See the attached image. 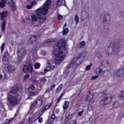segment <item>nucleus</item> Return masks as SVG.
Wrapping results in <instances>:
<instances>
[{
  "mask_svg": "<svg viewBox=\"0 0 124 124\" xmlns=\"http://www.w3.org/2000/svg\"><path fill=\"white\" fill-rule=\"evenodd\" d=\"M72 114H68L65 118V122L66 123H69L70 121V120L72 119Z\"/></svg>",
  "mask_w": 124,
  "mask_h": 124,
  "instance_id": "22",
  "label": "nucleus"
},
{
  "mask_svg": "<svg viewBox=\"0 0 124 124\" xmlns=\"http://www.w3.org/2000/svg\"><path fill=\"white\" fill-rule=\"evenodd\" d=\"M5 25H6V22H5V21H2L1 27V31H5Z\"/></svg>",
  "mask_w": 124,
  "mask_h": 124,
  "instance_id": "26",
  "label": "nucleus"
},
{
  "mask_svg": "<svg viewBox=\"0 0 124 124\" xmlns=\"http://www.w3.org/2000/svg\"><path fill=\"white\" fill-rule=\"evenodd\" d=\"M69 31V30H68V28H65L63 30V35H66L67 33H68V32Z\"/></svg>",
  "mask_w": 124,
  "mask_h": 124,
  "instance_id": "33",
  "label": "nucleus"
},
{
  "mask_svg": "<svg viewBox=\"0 0 124 124\" xmlns=\"http://www.w3.org/2000/svg\"><path fill=\"white\" fill-rule=\"evenodd\" d=\"M6 4L9 7H10L13 12H15L17 10L16 3L13 0H6Z\"/></svg>",
  "mask_w": 124,
  "mask_h": 124,
  "instance_id": "12",
  "label": "nucleus"
},
{
  "mask_svg": "<svg viewBox=\"0 0 124 124\" xmlns=\"http://www.w3.org/2000/svg\"><path fill=\"white\" fill-rule=\"evenodd\" d=\"M120 106V104L118 102H115L114 103L113 107L115 108H118Z\"/></svg>",
  "mask_w": 124,
  "mask_h": 124,
  "instance_id": "39",
  "label": "nucleus"
},
{
  "mask_svg": "<svg viewBox=\"0 0 124 124\" xmlns=\"http://www.w3.org/2000/svg\"><path fill=\"white\" fill-rule=\"evenodd\" d=\"M93 65V63H91L90 65H88L86 67V70H90L91 69V66Z\"/></svg>",
  "mask_w": 124,
  "mask_h": 124,
  "instance_id": "46",
  "label": "nucleus"
},
{
  "mask_svg": "<svg viewBox=\"0 0 124 124\" xmlns=\"http://www.w3.org/2000/svg\"><path fill=\"white\" fill-rule=\"evenodd\" d=\"M16 117H17V114H15L14 118H16Z\"/></svg>",
  "mask_w": 124,
  "mask_h": 124,
  "instance_id": "61",
  "label": "nucleus"
},
{
  "mask_svg": "<svg viewBox=\"0 0 124 124\" xmlns=\"http://www.w3.org/2000/svg\"><path fill=\"white\" fill-rule=\"evenodd\" d=\"M5 3H6V0H3L0 1V8H3L5 6Z\"/></svg>",
  "mask_w": 124,
  "mask_h": 124,
  "instance_id": "25",
  "label": "nucleus"
},
{
  "mask_svg": "<svg viewBox=\"0 0 124 124\" xmlns=\"http://www.w3.org/2000/svg\"><path fill=\"white\" fill-rule=\"evenodd\" d=\"M38 120V122L40 123V124H42V123L43 122V118H41V117H40L39 118H37Z\"/></svg>",
  "mask_w": 124,
  "mask_h": 124,
  "instance_id": "44",
  "label": "nucleus"
},
{
  "mask_svg": "<svg viewBox=\"0 0 124 124\" xmlns=\"http://www.w3.org/2000/svg\"><path fill=\"white\" fill-rule=\"evenodd\" d=\"M85 45H86V42H85V41H81L79 43V48H83V47L85 46Z\"/></svg>",
  "mask_w": 124,
  "mask_h": 124,
  "instance_id": "32",
  "label": "nucleus"
},
{
  "mask_svg": "<svg viewBox=\"0 0 124 124\" xmlns=\"http://www.w3.org/2000/svg\"><path fill=\"white\" fill-rule=\"evenodd\" d=\"M60 1H61V0H58L56 4V6H61V5H59Z\"/></svg>",
  "mask_w": 124,
  "mask_h": 124,
  "instance_id": "51",
  "label": "nucleus"
},
{
  "mask_svg": "<svg viewBox=\"0 0 124 124\" xmlns=\"http://www.w3.org/2000/svg\"><path fill=\"white\" fill-rule=\"evenodd\" d=\"M101 65L104 67H106L108 65V62L105 61L101 63Z\"/></svg>",
  "mask_w": 124,
  "mask_h": 124,
  "instance_id": "34",
  "label": "nucleus"
},
{
  "mask_svg": "<svg viewBox=\"0 0 124 124\" xmlns=\"http://www.w3.org/2000/svg\"><path fill=\"white\" fill-rule=\"evenodd\" d=\"M31 18L32 21H33L34 22H37V16H35V15H34V14L31 15Z\"/></svg>",
  "mask_w": 124,
  "mask_h": 124,
  "instance_id": "30",
  "label": "nucleus"
},
{
  "mask_svg": "<svg viewBox=\"0 0 124 124\" xmlns=\"http://www.w3.org/2000/svg\"><path fill=\"white\" fill-rule=\"evenodd\" d=\"M26 8H27V9H31V8H32V6H31V5H27Z\"/></svg>",
  "mask_w": 124,
  "mask_h": 124,
  "instance_id": "49",
  "label": "nucleus"
},
{
  "mask_svg": "<svg viewBox=\"0 0 124 124\" xmlns=\"http://www.w3.org/2000/svg\"><path fill=\"white\" fill-rule=\"evenodd\" d=\"M35 1H32L31 4V6L32 7L33 6V5H35Z\"/></svg>",
  "mask_w": 124,
  "mask_h": 124,
  "instance_id": "52",
  "label": "nucleus"
},
{
  "mask_svg": "<svg viewBox=\"0 0 124 124\" xmlns=\"http://www.w3.org/2000/svg\"><path fill=\"white\" fill-rule=\"evenodd\" d=\"M77 124V121H75L74 124Z\"/></svg>",
  "mask_w": 124,
  "mask_h": 124,
  "instance_id": "64",
  "label": "nucleus"
},
{
  "mask_svg": "<svg viewBox=\"0 0 124 124\" xmlns=\"http://www.w3.org/2000/svg\"><path fill=\"white\" fill-rule=\"evenodd\" d=\"M34 67L35 69H39V68H40V63H35L34 65Z\"/></svg>",
  "mask_w": 124,
  "mask_h": 124,
  "instance_id": "31",
  "label": "nucleus"
},
{
  "mask_svg": "<svg viewBox=\"0 0 124 124\" xmlns=\"http://www.w3.org/2000/svg\"><path fill=\"white\" fill-rule=\"evenodd\" d=\"M86 57V53L82 52L79 53L77 57L74 58L73 61L70 63V64L66 67V69H70L71 68L74 63L76 65H80L84 61V58Z\"/></svg>",
  "mask_w": 124,
  "mask_h": 124,
  "instance_id": "4",
  "label": "nucleus"
},
{
  "mask_svg": "<svg viewBox=\"0 0 124 124\" xmlns=\"http://www.w3.org/2000/svg\"><path fill=\"white\" fill-rule=\"evenodd\" d=\"M97 78H98V76H94L91 78V80H95Z\"/></svg>",
  "mask_w": 124,
  "mask_h": 124,
  "instance_id": "47",
  "label": "nucleus"
},
{
  "mask_svg": "<svg viewBox=\"0 0 124 124\" xmlns=\"http://www.w3.org/2000/svg\"><path fill=\"white\" fill-rule=\"evenodd\" d=\"M12 33H16V32H15L14 31L12 30Z\"/></svg>",
  "mask_w": 124,
  "mask_h": 124,
  "instance_id": "59",
  "label": "nucleus"
},
{
  "mask_svg": "<svg viewBox=\"0 0 124 124\" xmlns=\"http://www.w3.org/2000/svg\"><path fill=\"white\" fill-rule=\"evenodd\" d=\"M118 97H121V99L124 100V91H122L121 92L119 93Z\"/></svg>",
  "mask_w": 124,
  "mask_h": 124,
  "instance_id": "29",
  "label": "nucleus"
},
{
  "mask_svg": "<svg viewBox=\"0 0 124 124\" xmlns=\"http://www.w3.org/2000/svg\"><path fill=\"white\" fill-rule=\"evenodd\" d=\"M32 82L33 83H37V80L34 79V80H33Z\"/></svg>",
  "mask_w": 124,
  "mask_h": 124,
  "instance_id": "57",
  "label": "nucleus"
},
{
  "mask_svg": "<svg viewBox=\"0 0 124 124\" xmlns=\"http://www.w3.org/2000/svg\"><path fill=\"white\" fill-rule=\"evenodd\" d=\"M111 48L110 50V48ZM108 49H107V51L106 52V56H109L110 54H112V53L115 52H119L120 51V46H118V43L116 42H112L108 46Z\"/></svg>",
  "mask_w": 124,
  "mask_h": 124,
  "instance_id": "6",
  "label": "nucleus"
},
{
  "mask_svg": "<svg viewBox=\"0 0 124 124\" xmlns=\"http://www.w3.org/2000/svg\"><path fill=\"white\" fill-rule=\"evenodd\" d=\"M40 37H41V34L40 33L32 36L28 41L29 44L32 45L33 42L35 43V41H37L38 39H40Z\"/></svg>",
  "mask_w": 124,
  "mask_h": 124,
  "instance_id": "14",
  "label": "nucleus"
},
{
  "mask_svg": "<svg viewBox=\"0 0 124 124\" xmlns=\"http://www.w3.org/2000/svg\"><path fill=\"white\" fill-rule=\"evenodd\" d=\"M83 113H84V110H82L81 111H79L78 113V116H79V117H81V116H82V115L83 114Z\"/></svg>",
  "mask_w": 124,
  "mask_h": 124,
  "instance_id": "45",
  "label": "nucleus"
},
{
  "mask_svg": "<svg viewBox=\"0 0 124 124\" xmlns=\"http://www.w3.org/2000/svg\"><path fill=\"white\" fill-rule=\"evenodd\" d=\"M4 46H5V43H2L0 46L1 52H3V50H4Z\"/></svg>",
  "mask_w": 124,
  "mask_h": 124,
  "instance_id": "38",
  "label": "nucleus"
},
{
  "mask_svg": "<svg viewBox=\"0 0 124 124\" xmlns=\"http://www.w3.org/2000/svg\"><path fill=\"white\" fill-rule=\"evenodd\" d=\"M30 96H35L37 94V93L31 92L29 93Z\"/></svg>",
  "mask_w": 124,
  "mask_h": 124,
  "instance_id": "36",
  "label": "nucleus"
},
{
  "mask_svg": "<svg viewBox=\"0 0 124 124\" xmlns=\"http://www.w3.org/2000/svg\"><path fill=\"white\" fill-rule=\"evenodd\" d=\"M16 115H18V114H19V111H16Z\"/></svg>",
  "mask_w": 124,
  "mask_h": 124,
  "instance_id": "63",
  "label": "nucleus"
},
{
  "mask_svg": "<svg viewBox=\"0 0 124 124\" xmlns=\"http://www.w3.org/2000/svg\"><path fill=\"white\" fill-rule=\"evenodd\" d=\"M58 19H59V20H62V15L58 14Z\"/></svg>",
  "mask_w": 124,
  "mask_h": 124,
  "instance_id": "50",
  "label": "nucleus"
},
{
  "mask_svg": "<svg viewBox=\"0 0 124 124\" xmlns=\"http://www.w3.org/2000/svg\"><path fill=\"white\" fill-rule=\"evenodd\" d=\"M112 97L105 95L101 101V104L102 105H107V104H109L112 101Z\"/></svg>",
  "mask_w": 124,
  "mask_h": 124,
  "instance_id": "13",
  "label": "nucleus"
},
{
  "mask_svg": "<svg viewBox=\"0 0 124 124\" xmlns=\"http://www.w3.org/2000/svg\"><path fill=\"white\" fill-rule=\"evenodd\" d=\"M75 20L76 22L77 25H78V23H79V16H78V15L75 16Z\"/></svg>",
  "mask_w": 124,
  "mask_h": 124,
  "instance_id": "35",
  "label": "nucleus"
},
{
  "mask_svg": "<svg viewBox=\"0 0 124 124\" xmlns=\"http://www.w3.org/2000/svg\"><path fill=\"white\" fill-rule=\"evenodd\" d=\"M22 70L24 73H32L33 72L32 63L30 62L27 65H23Z\"/></svg>",
  "mask_w": 124,
  "mask_h": 124,
  "instance_id": "10",
  "label": "nucleus"
},
{
  "mask_svg": "<svg viewBox=\"0 0 124 124\" xmlns=\"http://www.w3.org/2000/svg\"><path fill=\"white\" fill-rule=\"evenodd\" d=\"M7 75L5 74H4V79H7Z\"/></svg>",
  "mask_w": 124,
  "mask_h": 124,
  "instance_id": "54",
  "label": "nucleus"
},
{
  "mask_svg": "<svg viewBox=\"0 0 124 124\" xmlns=\"http://www.w3.org/2000/svg\"><path fill=\"white\" fill-rule=\"evenodd\" d=\"M10 93L13 94V93H16L14 95H8L7 99L11 105V106H16L20 104V100H19V94H17V93L19 92V86L18 85H14L12 87L11 90L10 91Z\"/></svg>",
  "mask_w": 124,
  "mask_h": 124,
  "instance_id": "3",
  "label": "nucleus"
},
{
  "mask_svg": "<svg viewBox=\"0 0 124 124\" xmlns=\"http://www.w3.org/2000/svg\"><path fill=\"white\" fill-rule=\"evenodd\" d=\"M95 72L96 74H99L101 77H103V76H104V74H105V71H103L101 69V68L96 69Z\"/></svg>",
  "mask_w": 124,
  "mask_h": 124,
  "instance_id": "17",
  "label": "nucleus"
},
{
  "mask_svg": "<svg viewBox=\"0 0 124 124\" xmlns=\"http://www.w3.org/2000/svg\"><path fill=\"white\" fill-rule=\"evenodd\" d=\"M62 95H63V93H62L61 94V95L59 96V98L62 99Z\"/></svg>",
  "mask_w": 124,
  "mask_h": 124,
  "instance_id": "56",
  "label": "nucleus"
},
{
  "mask_svg": "<svg viewBox=\"0 0 124 124\" xmlns=\"http://www.w3.org/2000/svg\"><path fill=\"white\" fill-rule=\"evenodd\" d=\"M29 88L30 89V90H35V86H34V85L31 84V85L30 86Z\"/></svg>",
  "mask_w": 124,
  "mask_h": 124,
  "instance_id": "42",
  "label": "nucleus"
},
{
  "mask_svg": "<svg viewBox=\"0 0 124 124\" xmlns=\"http://www.w3.org/2000/svg\"><path fill=\"white\" fill-rule=\"evenodd\" d=\"M88 93H89L86 97L87 101H89L88 105V109L89 111H92L93 107V101L92 102L91 101L93 97V90H89Z\"/></svg>",
  "mask_w": 124,
  "mask_h": 124,
  "instance_id": "8",
  "label": "nucleus"
},
{
  "mask_svg": "<svg viewBox=\"0 0 124 124\" xmlns=\"http://www.w3.org/2000/svg\"><path fill=\"white\" fill-rule=\"evenodd\" d=\"M104 28L106 27H108L110 26V23L111 22V17H110V15L107 14L105 16L104 19Z\"/></svg>",
  "mask_w": 124,
  "mask_h": 124,
  "instance_id": "15",
  "label": "nucleus"
},
{
  "mask_svg": "<svg viewBox=\"0 0 124 124\" xmlns=\"http://www.w3.org/2000/svg\"><path fill=\"white\" fill-rule=\"evenodd\" d=\"M43 101H44L43 97L39 96L35 101L31 102L30 110H33L34 108H37V107H41L43 104Z\"/></svg>",
  "mask_w": 124,
  "mask_h": 124,
  "instance_id": "7",
  "label": "nucleus"
},
{
  "mask_svg": "<svg viewBox=\"0 0 124 124\" xmlns=\"http://www.w3.org/2000/svg\"><path fill=\"white\" fill-rule=\"evenodd\" d=\"M12 121H14V117H13L10 120H8L7 123L9 124L10 123H11V122H12Z\"/></svg>",
  "mask_w": 124,
  "mask_h": 124,
  "instance_id": "48",
  "label": "nucleus"
},
{
  "mask_svg": "<svg viewBox=\"0 0 124 124\" xmlns=\"http://www.w3.org/2000/svg\"><path fill=\"white\" fill-rule=\"evenodd\" d=\"M55 87L56 84H55L51 85V86L46 91V93H50L51 91H53V89H54V88H55Z\"/></svg>",
  "mask_w": 124,
  "mask_h": 124,
  "instance_id": "23",
  "label": "nucleus"
},
{
  "mask_svg": "<svg viewBox=\"0 0 124 124\" xmlns=\"http://www.w3.org/2000/svg\"><path fill=\"white\" fill-rule=\"evenodd\" d=\"M61 3L63 6H65L66 7H67V6H66V3L65 2V0H62Z\"/></svg>",
  "mask_w": 124,
  "mask_h": 124,
  "instance_id": "40",
  "label": "nucleus"
},
{
  "mask_svg": "<svg viewBox=\"0 0 124 124\" xmlns=\"http://www.w3.org/2000/svg\"><path fill=\"white\" fill-rule=\"evenodd\" d=\"M3 124H9L7 122L5 121Z\"/></svg>",
  "mask_w": 124,
  "mask_h": 124,
  "instance_id": "62",
  "label": "nucleus"
},
{
  "mask_svg": "<svg viewBox=\"0 0 124 124\" xmlns=\"http://www.w3.org/2000/svg\"><path fill=\"white\" fill-rule=\"evenodd\" d=\"M8 12L7 10H5L1 13H0V19L1 21H5V19L8 16Z\"/></svg>",
  "mask_w": 124,
  "mask_h": 124,
  "instance_id": "16",
  "label": "nucleus"
},
{
  "mask_svg": "<svg viewBox=\"0 0 124 124\" xmlns=\"http://www.w3.org/2000/svg\"><path fill=\"white\" fill-rule=\"evenodd\" d=\"M30 78V75L28 74H26L24 77V80H27Z\"/></svg>",
  "mask_w": 124,
  "mask_h": 124,
  "instance_id": "41",
  "label": "nucleus"
},
{
  "mask_svg": "<svg viewBox=\"0 0 124 124\" xmlns=\"http://www.w3.org/2000/svg\"><path fill=\"white\" fill-rule=\"evenodd\" d=\"M17 58L19 59V62H22L25 56L27 55V50L24 47H21L18 49L16 52Z\"/></svg>",
  "mask_w": 124,
  "mask_h": 124,
  "instance_id": "9",
  "label": "nucleus"
},
{
  "mask_svg": "<svg viewBox=\"0 0 124 124\" xmlns=\"http://www.w3.org/2000/svg\"><path fill=\"white\" fill-rule=\"evenodd\" d=\"M88 15V13L86 12H82L81 14V19L82 20V21H84L85 19L86 18H88V16L87 15Z\"/></svg>",
  "mask_w": 124,
  "mask_h": 124,
  "instance_id": "21",
  "label": "nucleus"
},
{
  "mask_svg": "<svg viewBox=\"0 0 124 124\" xmlns=\"http://www.w3.org/2000/svg\"><path fill=\"white\" fill-rule=\"evenodd\" d=\"M9 57H8V53L5 52L3 54V58H2V62L3 64L5 66H7V69L8 71L10 72H14L15 71L16 68L15 66L13 65H9Z\"/></svg>",
  "mask_w": 124,
  "mask_h": 124,
  "instance_id": "5",
  "label": "nucleus"
},
{
  "mask_svg": "<svg viewBox=\"0 0 124 124\" xmlns=\"http://www.w3.org/2000/svg\"><path fill=\"white\" fill-rule=\"evenodd\" d=\"M2 79V75H0V80Z\"/></svg>",
  "mask_w": 124,
  "mask_h": 124,
  "instance_id": "58",
  "label": "nucleus"
},
{
  "mask_svg": "<svg viewBox=\"0 0 124 124\" xmlns=\"http://www.w3.org/2000/svg\"><path fill=\"white\" fill-rule=\"evenodd\" d=\"M58 48H55L54 62L55 64H60L67 55V49L66 48V41L60 40L57 42Z\"/></svg>",
  "mask_w": 124,
  "mask_h": 124,
  "instance_id": "1",
  "label": "nucleus"
},
{
  "mask_svg": "<svg viewBox=\"0 0 124 124\" xmlns=\"http://www.w3.org/2000/svg\"><path fill=\"white\" fill-rule=\"evenodd\" d=\"M96 56L98 58V59H101V57H102V54H101V52L99 51L96 53Z\"/></svg>",
  "mask_w": 124,
  "mask_h": 124,
  "instance_id": "37",
  "label": "nucleus"
},
{
  "mask_svg": "<svg viewBox=\"0 0 124 124\" xmlns=\"http://www.w3.org/2000/svg\"><path fill=\"white\" fill-rule=\"evenodd\" d=\"M66 26H67V24L65 23V24L63 26V28H65V27H66Z\"/></svg>",
  "mask_w": 124,
  "mask_h": 124,
  "instance_id": "60",
  "label": "nucleus"
},
{
  "mask_svg": "<svg viewBox=\"0 0 124 124\" xmlns=\"http://www.w3.org/2000/svg\"><path fill=\"white\" fill-rule=\"evenodd\" d=\"M53 69L51 68V63L49 62H47L46 63V69H45V72H47V71H49V70H52Z\"/></svg>",
  "mask_w": 124,
  "mask_h": 124,
  "instance_id": "19",
  "label": "nucleus"
},
{
  "mask_svg": "<svg viewBox=\"0 0 124 124\" xmlns=\"http://www.w3.org/2000/svg\"><path fill=\"white\" fill-rule=\"evenodd\" d=\"M62 84H60L59 85L58 87L56 89L55 93H59L61 91H62Z\"/></svg>",
  "mask_w": 124,
  "mask_h": 124,
  "instance_id": "24",
  "label": "nucleus"
},
{
  "mask_svg": "<svg viewBox=\"0 0 124 124\" xmlns=\"http://www.w3.org/2000/svg\"><path fill=\"white\" fill-rule=\"evenodd\" d=\"M46 80L45 78H42L40 79V82L41 85H45V83H46Z\"/></svg>",
  "mask_w": 124,
  "mask_h": 124,
  "instance_id": "27",
  "label": "nucleus"
},
{
  "mask_svg": "<svg viewBox=\"0 0 124 124\" xmlns=\"http://www.w3.org/2000/svg\"><path fill=\"white\" fill-rule=\"evenodd\" d=\"M56 119V116L55 115V114L53 113L51 116L48 118L47 120V124H52L53 122H54V120Z\"/></svg>",
  "mask_w": 124,
  "mask_h": 124,
  "instance_id": "18",
  "label": "nucleus"
},
{
  "mask_svg": "<svg viewBox=\"0 0 124 124\" xmlns=\"http://www.w3.org/2000/svg\"><path fill=\"white\" fill-rule=\"evenodd\" d=\"M106 93H107V91H104L102 92V94H106Z\"/></svg>",
  "mask_w": 124,
  "mask_h": 124,
  "instance_id": "53",
  "label": "nucleus"
},
{
  "mask_svg": "<svg viewBox=\"0 0 124 124\" xmlns=\"http://www.w3.org/2000/svg\"><path fill=\"white\" fill-rule=\"evenodd\" d=\"M52 102L46 104V105L44 107L43 109H42L41 111L36 113V118H37V119L41 118L40 117H41V116H42V115H43L44 113H45V112H46V111L48 110V109H49L51 106H52Z\"/></svg>",
  "mask_w": 124,
  "mask_h": 124,
  "instance_id": "11",
  "label": "nucleus"
},
{
  "mask_svg": "<svg viewBox=\"0 0 124 124\" xmlns=\"http://www.w3.org/2000/svg\"><path fill=\"white\" fill-rule=\"evenodd\" d=\"M51 2L50 0H47L43 6L35 11V14L39 20V24H42L43 22H45L47 18L45 15L48 13V10L50 9Z\"/></svg>",
  "mask_w": 124,
  "mask_h": 124,
  "instance_id": "2",
  "label": "nucleus"
},
{
  "mask_svg": "<svg viewBox=\"0 0 124 124\" xmlns=\"http://www.w3.org/2000/svg\"><path fill=\"white\" fill-rule=\"evenodd\" d=\"M37 46H35V45H34L33 46V47L32 48V50L33 51V52H37Z\"/></svg>",
  "mask_w": 124,
  "mask_h": 124,
  "instance_id": "43",
  "label": "nucleus"
},
{
  "mask_svg": "<svg viewBox=\"0 0 124 124\" xmlns=\"http://www.w3.org/2000/svg\"><path fill=\"white\" fill-rule=\"evenodd\" d=\"M45 43H52L53 42H55V40L52 39H48L47 40H45L44 41Z\"/></svg>",
  "mask_w": 124,
  "mask_h": 124,
  "instance_id": "28",
  "label": "nucleus"
},
{
  "mask_svg": "<svg viewBox=\"0 0 124 124\" xmlns=\"http://www.w3.org/2000/svg\"><path fill=\"white\" fill-rule=\"evenodd\" d=\"M68 106H69V102L65 101L62 105L63 110H66L68 108Z\"/></svg>",
  "mask_w": 124,
  "mask_h": 124,
  "instance_id": "20",
  "label": "nucleus"
},
{
  "mask_svg": "<svg viewBox=\"0 0 124 124\" xmlns=\"http://www.w3.org/2000/svg\"><path fill=\"white\" fill-rule=\"evenodd\" d=\"M61 99H62L61 98L59 97L58 100H57V103H59L60 101H61Z\"/></svg>",
  "mask_w": 124,
  "mask_h": 124,
  "instance_id": "55",
  "label": "nucleus"
}]
</instances>
